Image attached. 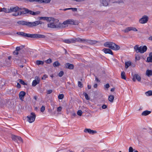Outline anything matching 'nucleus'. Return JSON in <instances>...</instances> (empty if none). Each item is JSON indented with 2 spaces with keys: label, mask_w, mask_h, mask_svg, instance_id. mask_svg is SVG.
Returning <instances> with one entry per match:
<instances>
[{
  "label": "nucleus",
  "mask_w": 152,
  "mask_h": 152,
  "mask_svg": "<svg viewBox=\"0 0 152 152\" xmlns=\"http://www.w3.org/2000/svg\"><path fill=\"white\" fill-rule=\"evenodd\" d=\"M27 2H33L35 1V0H25Z\"/></svg>",
  "instance_id": "obj_61"
},
{
  "label": "nucleus",
  "mask_w": 152,
  "mask_h": 152,
  "mask_svg": "<svg viewBox=\"0 0 152 152\" xmlns=\"http://www.w3.org/2000/svg\"><path fill=\"white\" fill-rule=\"evenodd\" d=\"M50 0H43L42 3H48L50 2Z\"/></svg>",
  "instance_id": "obj_44"
},
{
  "label": "nucleus",
  "mask_w": 152,
  "mask_h": 152,
  "mask_svg": "<svg viewBox=\"0 0 152 152\" xmlns=\"http://www.w3.org/2000/svg\"><path fill=\"white\" fill-rule=\"evenodd\" d=\"M83 95L85 96V97L86 99L87 100H88L90 99V98L89 97L88 95L86 93H83Z\"/></svg>",
  "instance_id": "obj_35"
},
{
  "label": "nucleus",
  "mask_w": 152,
  "mask_h": 152,
  "mask_svg": "<svg viewBox=\"0 0 152 152\" xmlns=\"http://www.w3.org/2000/svg\"><path fill=\"white\" fill-rule=\"evenodd\" d=\"M56 22H57L55 21H53L52 22H50L48 24V27L49 28H62V26H61V23H59L58 24H57Z\"/></svg>",
  "instance_id": "obj_5"
},
{
  "label": "nucleus",
  "mask_w": 152,
  "mask_h": 152,
  "mask_svg": "<svg viewBox=\"0 0 152 152\" xmlns=\"http://www.w3.org/2000/svg\"><path fill=\"white\" fill-rule=\"evenodd\" d=\"M98 42V41L95 40H92L91 39H86V43H87L88 44L92 45L95 44H96V43Z\"/></svg>",
  "instance_id": "obj_12"
},
{
  "label": "nucleus",
  "mask_w": 152,
  "mask_h": 152,
  "mask_svg": "<svg viewBox=\"0 0 152 152\" xmlns=\"http://www.w3.org/2000/svg\"><path fill=\"white\" fill-rule=\"evenodd\" d=\"M77 114L79 116H81L82 114V111L81 110H78L77 112Z\"/></svg>",
  "instance_id": "obj_37"
},
{
  "label": "nucleus",
  "mask_w": 152,
  "mask_h": 152,
  "mask_svg": "<svg viewBox=\"0 0 152 152\" xmlns=\"http://www.w3.org/2000/svg\"><path fill=\"white\" fill-rule=\"evenodd\" d=\"M104 87L105 88L107 89L110 87V85L109 84L107 83L104 85Z\"/></svg>",
  "instance_id": "obj_55"
},
{
  "label": "nucleus",
  "mask_w": 152,
  "mask_h": 152,
  "mask_svg": "<svg viewBox=\"0 0 152 152\" xmlns=\"http://www.w3.org/2000/svg\"><path fill=\"white\" fill-rule=\"evenodd\" d=\"M47 77V76L46 75H44L43 76L42 78V79H45Z\"/></svg>",
  "instance_id": "obj_60"
},
{
  "label": "nucleus",
  "mask_w": 152,
  "mask_h": 152,
  "mask_svg": "<svg viewBox=\"0 0 152 152\" xmlns=\"http://www.w3.org/2000/svg\"><path fill=\"white\" fill-rule=\"evenodd\" d=\"M17 86L18 88H21L20 85L18 83H17Z\"/></svg>",
  "instance_id": "obj_58"
},
{
  "label": "nucleus",
  "mask_w": 152,
  "mask_h": 152,
  "mask_svg": "<svg viewBox=\"0 0 152 152\" xmlns=\"http://www.w3.org/2000/svg\"><path fill=\"white\" fill-rule=\"evenodd\" d=\"M40 21H36L33 22H29L24 20L19 21L17 22V23L23 26H26L28 27L35 26L40 24H41Z\"/></svg>",
  "instance_id": "obj_2"
},
{
  "label": "nucleus",
  "mask_w": 152,
  "mask_h": 152,
  "mask_svg": "<svg viewBox=\"0 0 152 152\" xmlns=\"http://www.w3.org/2000/svg\"><path fill=\"white\" fill-rule=\"evenodd\" d=\"M131 63L130 61H128L125 62V67L126 69H127L128 67L131 65Z\"/></svg>",
  "instance_id": "obj_25"
},
{
  "label": "nucleus",
  "mask_w": 152,
  "mask_h": 152,
  "mask_svg": "<svg viewBox=\"0 0 152 152\" xmlns=\"http://www.w3.org/2000/svg\"><path fill=\"white\" fill-rule=\"evenodd\" d=\"M35 80H36V81H39V82L40 81V78H39V77L37 76H36L35 77Z\"/></svg>",
  "instance_id": "obj_50"
},
{
  "label": "nucleus",
  "mask_w": 152,
  "mask_h": 152,
  "mask_svg": "<svg viewBox=\"0 0 152 152\" xmlns=\"http://www.w3.org/2000/svg\"><path fill=\"white\" fill-rule=\"evenodd\" d=\"M104 46L113 50H118L120 49V47L115 43L111 42H106L104 44Z\"/></svg>",
  "instance_id": "obj_4"
},
{
  "label": "nucleus",
  "mask_w": 152,
  "mask_h": 152,
  "mask_svg": "<svg viewBox=\"0 0 152 152\" xmlns=\"http://www.w3.org/2000/svg\"><path fill=\"white\" fill-rule=\"evenodd\" d=\"M79 22L78 20H74L73 19H68L64 21L63 23H61L62 28L67 27L69 24L71 25H78Z\"/></svg>",
  "instance_id": "obj_3"
},
{
  "label": "nucleus",
  "mask_w": 152,
  "mask_h": 152,
  "mask_svg": "<svg viewBox=\"0 0 152 152\" xmlns=\"http://www.w3.org/2000/svg\"><path fill=\"white\" fill-rule=\"evenodd\" d=\"M17 136H15V135H12V140H13L14 141L17 140Z\"/></svg>",
  "instance_id": "obj_42"
},
{
  "label": "nucleus",
  "mask_w": 152,
  "mask_h": 152,
  "mask_svg": "<svg viewBox=\"0 0 152 152\" xmlns=\"http://www.w3.org/2000/svg\"><path fill=\"white\" fill-rule=\"evenodd\" d=\"M136 79L138 81H140L141 80V77L138 75L137 74H135L133 76L132 80L134 82H135Z\"/></svg>",
  "instance_id": "obj_15"
},
{
  "label": "nucleus",
  "mask_w": 152,
  "mask_h": 152,
  "mask_svg": "<svg viewBox=\"0 0 152 152\" xmlns=\"http://www.w3.org/2000/svg\"><path fill=\"white\" fill-rule=\"evenodd\" d=\"M65 67L66 68L70 69H72L74 67V66L73 64H71L69 63H66L65 64Z\"/></svg>",
  "instance_id": "obj_16"
},
{
  "label": "nucleus",
  "mask_w": 152,
  "mask_h": 152,
  "mask_svg": "<svg viewBox=\"0 0 152 152\" xmlns=\"http://www.w3.org/2000/svg\"><path fill=\"white\" fill-rule=\"evenodd\" d=\"M133 149L132 147H129V152H133Z\"/></svg>",
  "instance_id": "obj_47"
},
{
  "label": "nucleus",
  "mask_w": 152,
  "mask_h": 152,
  "mask_svg": "<svg viewBox=\"0 0 152 152\" xmlns=\"http://www.w3.org/2000/svg\"><path fill=\"white\" fill-rule=\"evenodd\" d=\"M123 1H115L113 3H118L119 4H120V3H123Z\"/></svg>",
  "instance_id": "obj_59"
},
{
  "label": "nucleus",
  "mask_w": 152,
  "mask_h": 152,
  "mask_svg": "<svg viewBox=\"0 0 152 152\" xmlns=\"http://www.w3.org/2000/svg\"><path fill=\"white\" fill-rule=\"evenodd\" d=\"M21 36L28 37H31V34H27L24 32H22Z\"/></svg>",
  "instance_id": "obj_21"
},
{
  "label": "nucleus",
  "mask_w": 152,
  "mask_h": 152,
  "mask_svg": "<svg viewBox=\"0 0 152 152\" xmlns=\"http://www.w3.org/2000/svg\"><path fill=\"white\" fill-rule=\"evenodd\" d=\"M45 36L44 35L37 34H31V38H45Z\"/></svg>",
  "instance_id": "obj_10"
},
{
  "label": "nucleus",
  "mask_w": 152,
  "mask_h": 152,
  "mask_svg": "<svg viewBox=\"0 0 152 152\" xmlns=\"http://www.w3.org/2000/svg\"><path fill=\"white\" fill-rule=\"evenodd\" d=\"M20 50V47H17L16 48L15 50L17 51H18Z\"/></svg>",
  "instance_id": "obj_57"
},
{
  "label": "nucleus",
  "mask_w": 152,
  "mask_h": 152,
  "mask_svg": "<svg viewBox=\"0 0 152 152\" xmlns=\"http://www.w3.org/2000/svg\"><path fill=\"white\" fill-rule=\"evenodd\" d=\"M123 31H124L125 33H127L130 31H131L130 28V27H128L126 28L124 30H123Z\"/></svg>",
  "instance_id": "obj_32"
},
{
  "label": "nucleus",
  "mask_w": 152,
  "mask_h": 152,
  "mask_svg": "<svg viewBox=\"0 0 152 152\" xmlns=\"http://www.w3.org/2000/svg\"><path fill=\"white\" fill-rule=\"evenodd\" d=\"M121 78L123 79L126 80V77L125 76V73L124 72H122L121 73Z\"/></svg>",
  "instance_id": "obj_30"
},
{
  "label": "nucleus",
  "mask_w": 152,
  "mask_h": 152,
  "mask_svg": "<svg viewBox=\"0 0 152 152\" xmlns=\"http://www.w3.org/2000/svg\"><path fill=\"white\" fill-rule=\"evenodd\" d=\"M131 31H137V30L134 27H130Z\"/></svg>",
  "instance_id": "obj_43"
},
{
  "label": "nucleus",
  "mask_w": 152,
  "mask_h": 152,
  "mask_svg": "<svg viewBox=\"0 0 152 152\" xmlns=\"http://www.w3.org/2000/svg\"><path fill=\"white\" fill-rule=\"evenodd\" d=\"M13 53L14 55H18V52L17 51L15 50Z\"/></svg>",
  "instance_id": "obj_48"
},
{
  "label": "nucleus",
  "mask_w": 152,
  "mask_h": 152,
  "mask_svg": "<svg viewBox=\"0 0 152 152\" xmlns=\"http://www.w3.org/2000/svg\"><path fill=\"white\" fill-rule=\"evenodd\" d=\"M36 117L35 113L32 112L30 115L27 116V121L30 123H32L34 121Z\"/></svg>",
  "instance_id": "obj_7"
},
{
  "label": "nucleus",
  "mask_w": 152,
  "mask_h": 152,
  "mask_svg": "<svg viewBox=\"0 0 152 152\" xmlns=\"http://www.w3.org/2000/svg\"><path fill=\"white\" fill-rule=\"evenodd\" d=\"M96 133V131L91 130V134H94Z\"/></svg>",
  "instance_id": "obj_54"
},
{
  "label": "nucleus",
  "mask_w": 152,
  "mask_h": 152,
  "mask_svg": "<svg viewBox=\"0 0 152 152\" xmlns=\"http://www.w3.org/2000/svg\"><path fill=\"white\" fill-rule=\"evenodd\" d=\"M74 39L75 40V43L76 42H86V39H81L79 37L77 38H74Z\"/></svg>",
  "instance_id": "obj_14"
},
{
  "label": "nucleus",
  "mask_w": 152,
  "mask_h": 152,
  "mask_svg": "<svg viewBox=\"0 0 152 152\" xmlns=\"http://www.w3.org/2000/svg\"><path fill=\"white\" fill-rule=\"evenodd\" d=\"M45 107L44 106H42L40 110L42 112H43L45 110Z\"/></svg>",
  "instance_id": "obj_46"
},
{
  "label": "nucleus",
  "mask_w": 152,
  "mask_h": 152,
  "mask_svg": "<svg viewBox=\"0 0 152 152\" xmlns=\"http://www.w3.org/2000/svg\"><path fill=\"white\" fill-rule=\"evenodd\" d=\"M22 32H18L17 33V34H18L19 35H21V36L22 35Z\"/></svg>",
  "instance_id": "obj_62"
},
{
  "label": "nucleus",
  "mask_w": 152,
  "mask_h": 152,
  "mask_svg": "<svg viewBox=\"0 0 152 152\" xmlns=\"http://www.w3.org/2000/svg\"><path fill=\"white\" fill-rule=\"evenodd\" d=\"M17 140H19V141L21 142H23V140L20 137L17 136Z\"/></svg>",
  "instance_id": "obj_39"
},
{
  "label": "nucleus",
  "mask_w": 152,
  "mask_h": 152,
  "mask_svg": "<svg viewBox=\"0 0 152 152\" xmlns=\"http://www.w3.org/2000/svg\"><path fill=\"white\" fill-rule=\"evenodd\" d=\"M61 109H62V107H61L60 106L57 108V111L58 112H60L61 111Z\"/></svg>",
  "instance_id": "obj_53"
},
{
  "label": "nucleus",
  "mask_w": 152,
  "mask_h": 152,
  "mask_svg": "<svg viewBox=\"0 0 152 152\" xmlns=\"http://www.w3.org/2000/svg\"><path fill=\"white\" fill-rule=\"evenodd\" d=\"M63 42L68 44L75 43V40L74 38L65 39L63 40Z\"/></svg>",
  "instance_id": "obj_18"
},
{
  "label": "nucleus",
  "mask_w": 152,
  "mask_h": 152,
  "mask_svg": "<svg viewBox=\"0 0 152 152\" xmlns=\"http://www.w3.org/2000/svg\"><path fill=\"white\" fill-rule=\"evenodd\" d=\"M52 91H53L52 90H49L47 91V93L48 94H49L51 93H52Z\"/></svg>",
  "instance_id": "obj_49"
},
{
  "label": "nucleus",
  "mask_w": 152,
  "mask_h": 152,
  "mask_svg": "<svg viewBox=\"0 0 152 152\" xmlns=\"http://www.w3.org/2000/svg\"><path fill=\"white\" fill-rule=\"evenodd\" d=\"M60 65V64L58 61H56L53 63V66L54 67L58 66Z\"/></svg>",
  "instance_id": "obj_26"
},
{
  "label": "nucleus",
  "mask_w": 152,
  "mask_h": 152,
  "mask_svg": "<svg viewBox=\"0 0 152 152\" xmlns=\"http://www.w3.org/2000/svg\"><path fill=\"white\" fill-rule=\"evenodd\" d=\"M107 105L105 104H104L102 106V108L103 109H105L107 107Z\"/></svg>",
  "instance_id": "obj_56"
},
{
  "label": "nucleus",
  "mask_w": 152,
  "mask_h": 152,
  "mask_svg": "<svg viewBox=\"0 0 152 152\" xmlns=\"http://www.w3.org/2000/svg\"><path fill=\"white\" fill-rule=\"evenodd\" d=\"M26 94L25 92L24 91H21L19 93V98L21 101H23V100L24 97Z\"/></svg>",
  "instance_id": "obj_13"
},
{
  "label": "nucleus",
  "mask_w": 152,
  "mask_h": 152,
  "mask_svg": "<svg viewBox=\"0 0 152 152\" xmlns=\"http://www.w3.org/2000/svg\"><path fill=\"white\" fill-rule=\"evenodd\" d=\"M18 81L19 83H20L21 84H22L23 85H27V84L26 83H25L24 82L22 79H19L18 80Z\"/></svg>",
  "instance_id": "obj_33"
},
{
  "label": "nucleus",
  "mask_w": 152,
  "mask_h": 152,
  "mask_svg": "<svg viewBox=\"0 0 152 152\" xmlns=\"http://www.w3.org/2000/svg\"><path fill=\"white\" fill-rule=\"evenodd\" d=\"M134 49L137 53H144L147 50V48L146 46H141L140 47L138 45H136L134 47Z\"/></svg>",
  "instance_id": "obj_6"
},
{
  "label": "nucleus",
  "mask_w": 152,
  "mask_h": 152,
  "mask_svg": "<svg viewBox=\"0 0 152 152\" xmlns=\"http://www.w3.org/2000/svg\"><path fill=\"white\" fill-rule=\"evenodd\" d=\"M23 10H24L18 12H16L15 13H13L12 14V15L16 16L19 15H21L22 14H28L32 15H36L39 14L40 13V12L39 11H37L35 12L31 10H29L28 9L25 8H23Z\"/></svg>",
  "instance_id": "obj_1"
},
{
  "label": "nucleus",
  "mask_w": 152,
  "mask_h": 152,
  "mask_svg": "<svg viewBox=\"0 0 152 152\" xmlns=\"http://www.w3.org/2000/svg\"><path fill=\"white\" fill-rule=\"evenodd\" d=\"M64 97V95L63 94H60L58 96V98L59 99H62Z\"/></svg>",
  "instance_id": "obj_36"
},
{
  "label": "nucleus",
  "mask_w": 152,
  "mask_h": 152,
  "mask_svg": "<svg viewBox=\"0 0 152 152\" xmlns=\"http://www.w3.org/2000/svg\"><path fill=\"white\" fill-rule=\"evenodd\" d=\"M91 129H85L84 130V132H88L90 134L91 133Z\"/></svg>",
  "instance_id": "obj_34"
},
{
  "label": "nucleus",
  "mask_w": 152,
  "mask_h": 152,
  "mask_svg": "<svg viewBox=\"0 0 152 152\" xmlns=\"http://www.w3.org/2000/svg\"><path fill=\"white\" fill-rule=\"evenodd\" d=\"M140 59V57L138 55H136L135 56V60H139Z\"/></svg>",
  "instance_id": "obj_45"
},
{
  "label": "nucleus",
  "mask_w": 152,
  "mask_h": 152,
  "mask_svg": "<svg viewBox=\"0 0 152 152\" xmlns=\"http://www.w3.org/2000/svg\"><path fill=\"white\" fill-rule=\"evenodd\" d=\"M40 19H43L44 20H46L48 22H49V23L52 22L53 21H55L56 20V21L58 22L59 20L58 19H54L51 17H41L40 18Z\"/></svg>",
  "instance_id": "obj_9"
},
{
  "label": "nucleus",
  "mask_w": 152,
  "mask_h": 152,
  "mask_svg": "<svg viewBox=\"0 0 152 152\" xmlns=\"http://www.w3.org/2000/svg\"><path fill=\"white\" fill-rule=\"evenodd\" d=\"M78 86L80 88H82L83 87V84L80 81H78Z\"/></svg>",
  "instance_id": "obj_41"
},
{
  "label": "nucleus",
  "mask_w": 152,
  "mask_h": 152,
  "mask_svg": "<svg viewBox=\"0 0 152 152\" xmlns=\"http://www.w3.org/2000/svg\"><path fill=\"white\" fill-rule=\"evenodd\" d=\"M52 62V60L50 58H49L45 61V62L47 64H50Z\"/></svg>",
  "instance_id": "obj_40"
},
{
  "label": "nucleus",
  "mask_w": 152,
  "mask_h": 152,
  "mask_svg": "<svg viewBox=\"0 0 152 152\" xmlns=\"http://www.w3.org/2000/svg\"><path fill=\"white\" fill-rule=\"evenodd\" d=\"M100 3L103 6H107L108 5L109 1L107 0H100Z\"/></svg>",
  "instance_id": "obj_17"
},
{
  "label": "nucleus",
  "mask_w": 152,
  "mask_h": 152,
  "mask_svg": "<svg viewBox=\"0 0 152 152\" xmlns=\"http://www.w3.org/2000/svg\"><path fill=\"white\" fill-rule=\"evenodd\" d=\"M9 10L10 13L13 12H16L19 10H21V9L19 8L18 7L16 6L15 7H11L9 9Z\"/></svg>",
  "instance_id": "obj_11"
},
{
  "label": "nucleus",
  "mask_w": 152,
  "mask_h": 152,
  "mask_svg": "<svg viewBox=\"0 0 152 152\" xmlns=\"http://www.w3.org/2000/svg\"><path fill=\"white\" fill-rule=\"evenodd\" d=\"M36 64L37 65H43L44 64V61H42L37 60L36 61Z\"/></svg>",
  "instance_id": "obj_29"
},
{
  "label": "nucleus",
  "mask_w": 152,
  "mask_h": 152,
  "mask_svg": "<svg viewBox=\"0 0 152 152\" xmlns=\"http://www.w3.org/2000/svg\"><path fill=\"white\" fill-rule=\"evenodd\" d=\"M97 84L96 83V84H95L94 86V87L95 88H96L97 87Z\"/></svg>",
  "instance_id": "obj_64"
},
{
  "label": "nucleus",
  "mask_w": 152,
  "mask_h": 152,
  "mask_svg": "<svg viewBox=\"0 0 152 152\" xmlns=\"http://www.w3.org/2000/svg\"><path fill=\"white\" fill-rule=\"evenodd\" d=\"M151 113V111H149L148 110H145L142 112L141 114L142 115L146 116L149 115Z\"/></svg>",
  "instance_id": "obj_23"
},
{
  "label": "nucleus",
  "mask_w": 152,
  "mask_h": 152,
  "mask_svg": "<svg viewBox=\"0 0 152 152\" xmlns=\"http://www.w3.org/2000/svg\"><path fill=\"white\" fill-rule=\"evenodd\" d=\"M146 74L148 77L152 75V70H151L148 69L146 72Z\"/></svg>",
  "instance_id": "obj_24"
},
{
  "label": "nucleus",
  "mask_w": 152,
  "mask_h": 152,
  "mask_svg": "<svg viewBox=\"0 0 152 152\" xmlns=\"http://www.w3.org/2000/svg\"><path fill=\"white\" fill-rule=\"evenodd\" d=\"M103 50L104 51V52L105 53H109L112 55L113 54L112 51L109 49L104 48Z\"/></svg>",
  "instance_id": "obj_19"
},
{
  "label": "nucleus",
  "mask_w": 152,
  "mask_h": 152,
  "mask_svg": "<svg viewBox=\"0 0 152 152\" xmlns=\"http://www.w3.org/2000/svg\"><path fill=\"white\" fill-rule=\"evenodd\" d=\"M64 74V72L63 71H61L59 72L58 75L60 77H61Z\"/></svg>",
  "instance_id": "obj_38"
},
{
  "label": "nucleus",
  "mask_w": 152,
  "mask_h": 152,
  "mask_svg": "<svg viewBox=\"0 0 152 152\" xmlns=\"http://www.w3.org/2000/svg\"><path fill=\"white\" fill-rule=\"evenodd\" d=\"M3 12L5 13H10V11L9 9H7L5 8H0V12Z\"/></svg>",
  "instance_id": "obj_20"
},
{
  "label": "nucleus",
  "mask_w": 152,
  "mask_h": 152,
  "mask_svg": "<svg viewBox=\"0 0 152 152\" xmlns=\"http://www.w3.org/2000/svg\"><path fill=\"white\" fill-rule=\"evenodd\" d=\"M39 81H36V80H34L32 83V85L33 86H35L39 84Z\"/></svg>",
  "instance_id": "obj_28"
},
{
  "label": "nucleus",
  "mask_w": 152,
  "mask_h": 152,
  "mask_svg": "<svg viewBox=\"0 0 152 152\" xmlns=\"http://www.w3.org/2000/svg\"><path fill=\"white\" fill-rule=\"evenodd\" d=\"M149 56L147 58V61L148 62H152V52L150 53Z\"/></svg>",
  "instance_id": "obj_22"
},
{
  "label": "nucleus",
  "mask_w": 152,
  "mask_h": 152,
  "mask_svg": "<svg viewBox=\"0 0 152 152\" xmlns=\"http://www.w3.org/2000/svg\"><path fill=\"white\" fill-rule=\"evenodd\" d=\"M95 80L97 81V82H99V80L96 77H95Z\"/></svg>",
  "instance_id": "obj_63"
},
{
  "label": "nucleus",
  "mask_w": 152,
  "mask_h": 152,
  "mask_svg": "<svg viewBox=\"0 0 152 152\" xmlns=\"http://www.w3.org/2000/svg\"><path fill=\"white\" fill-rule=\"evenodd\" d=\"M43 0H35V1L38 2L39 3H42Z\"/></svg>",
  "instance_id": "obj_52"
},
{
  "label": "nucleus",
  "mask_w": 152,
  "mask_h": 152,
  "mask_svg": "<svg viewBox=\"0 0 152 152\" xmlns=\"http://www.w3.org/2000/svg\"><path fill=\"white\" fill-rule=\"evenodd\" d=\"M148 19V17L147 15H144L143 16L142 18L139 19V21L140 23L144 24L147 22Z\"/></svg>",
  "instance_id": "obj_8"
},
{
  "label": "nucleus",
  "mask_w": 152,
  "mask_h": 152,
  "mask_svg": "<svg viewBox=\"0 0 152 152\" xmlns=\"http://www.w3.org/2000/svg\"><path fill=\"white\" fill-rule=\"evenodd\" d=\"M114 99V96L113 95H110L109 96L108 100L111 102H113Z\"/></svg>",
  "instance_id": "obj_27"
},
{
  "label": "nucleus",
  "mask_w": 152,
  "mask_h": 152,
  "mask_svg": "<svg viewBox=\"0 0 152 152\" xmlns=\"http://www.w3.org/2000/svg\"><path fill=\"white\" fill-rule=\"evenodd\" d=\"M70 10H72L74 12L77 11V9L76 8H70Z\"/></svg>",
  "instance_id": "obj_51"
},
{
  "label": "nucleus",
  "mask_w": 152,
  "mask_h": 152,
  "mask_svg": "<svg viewBox=\"0 0 152 152\" xmlns=\"http://www.w3.org/2000/svg\"><path fill=\"white\" fill-rule=\"evenodd\" d=\"M145 94L147 96L152 95V91L151 90L149 91L146 92Z\"/></svg>",
  "instance_id": "obj_31"
}]
</instances>
